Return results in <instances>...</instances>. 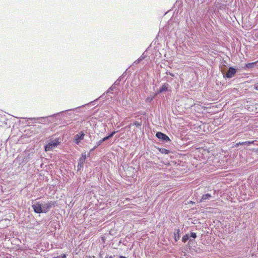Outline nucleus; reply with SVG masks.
Here are the masks:
<instances>
[{"mask_svg":"<svg viewBox=\"0 0 258 258\" xmlns=\"http://www.w3.org/2000/svg\"><path fill=\"white\" fill-rule=\"evenodd\" d=\"M85 134L83 132H80L79 134H77L74 137V142L76 144H79L80 141L83 140Z\"/></svg>","mask_w":258,"mask_h":258,"instance_id":"nucleus-6","label":"nucleus"},{"mask_svg":"<svg viewBox=\"0 0 258 258\" xmlns=\"http://www.w3.org/2000/svg\"><path fill=\"white\" fill-rule=\"evenodd\" d=\"M156 136L158 139H161L162 141L165 142H168L170 141L169 137L161 132H157Z\"/></svg>","mask_w":258,"mask_h":258,"instance_id":"nucleus-5","label":"nucleus"},{"mask_svg":"<svg viewBox=\"0 0 258 258\" xmlns=\"http://www.w3.org/2000/svg\"><path fill=\"white\" fill-rule=\"evenodd\" d=\"M236 72L237 71L235 69L232 67H230L228 72L225 74H224V77L227 78H231L235 75Z\"/></svg>","mask_w":258,"mask_h":258,"instance_id":"nucleus-3","label":"nucleus"},{"mask_svg":"<svg viewBox=\"0 0 258 258\" xmlns=\"http://www.w3.org/2000/svg\"><path fill=\"white\" fill-rule=\"evenodd\" d=\"M84 164L78 163V165L77 166L78 171H80L83 168Z\"/></svg>","mask_w":258,"mask_h":258,"instance_id":"nucleus-13","label":"nucleus"},{"mask_svg":"<svg viewBox=\"0 0 258 258\" xmlns=\"http://www.w3.org/2000/svg\"><path fill=\"white\" fill-rule=\"evenodd\" d=\"M54 202L52 201L48 202L47 203L42 204V208L43 210V213H46L50 210V209L54 207Z\"/></svg>","mask_w":258,"mask_h":258,"instance_id":"nucleus-2","label":"nucleus"},{"mask_svg":"<svg viewBox=\"0 0 258 258\" xmlns=\"http://www.w3.org/2000/svg\"><path fill=\"white\" fill-rule=\"evenodd\" d=\"M116 133V132L115 131H113L112 132H111L109 135V137L110 138H111Z\"/></svg>","mask_w":258,"mask_h":258,"instance_id":"nucleus-17","label":"nucleus"},{"mask_svg":"<svg viewBox=\"0 0 258 258\" xmlns=\"http://www.w3.org/2000/svg\"><path fill=\"white\" fill-rule=\"evenodd\" d=\"M104 139H105V141H106V140H108L109 139H110V138L108 136L104 137Z\"/></svg>","mask_w":258,"mask_h":258,"instance_id":"nucleus-21","label":"nucleus"},{"mask_svg":"<svg viewBox=\"0 0 258 258\" xmlns=\"http://www.w3.org/2000/svg\"><path fill=\"white\" fill-rule=\"evenodd\" d=\"M168 86L167 84H164L162 86L160 87L159 92L161 93L168 90Z\"/></svg>","mask_w":258,"mask_h":258,"instance_id":"nucleus-9","label":"nucleus"},{"mask_svg":"<svg viewBox=\"0 0 258 258\" xmlns=\"http://www.w3.org/2000/svg\"><path fill=\"white\" fill-rule=\"evenodd\" d=\"M96 148H94V147L90 150V152L93 151L94 150H95Z\"/></svg>","mask_w":258,"mask_h":258,"instance_id":"nucleus-23","label":"nucleus"},{"mask_svg":"<svg viewBox=\"0 0 258 258\" xmlns=\"http://www.w3.org/2000/svg\"><path fill=\"white\" fill-rule=\"evenodd\" d=\"M32 207L35 213L38 214L43 213L42 204H40L39 202H37L32 205Z\"/></svg>","mask_w":258,"mask_h":258,"instance_id":"nucleus-4","label":"nucleus"},{"mask_svg":"<svg viewBox=\"0 0 258 258\" xmlns=\"http://www.w3.org/2000/svg\"><path fill=\"white\" fill-rule=\"evenodd\" d=\"M212 197V196L210 194H206L205 195H203L202 199L200 200V202H204L206 200H209Z\"/></svg>","mask_w":258,"mask_h":258,"instance_id":"nucleus-8","label":"nucleus"},{"mask_svg":"<svg viewBox=\"0 0 258 258\" xmlns=\"http://www.w3.org/2000/svg\"><path fill=\"white\" fill-rule=\"evenodd\" d=\"M241 143H242V142L241 143L239 142V143H237V145H242Z\"/></svg>","mask_w":258,"mask_h":258,"instance_id":"nucleus-24","label":"nucleus"},{"mask_svg":"<svg viewBox=\"0 0 258 258\" xmlns=\"http://www.w3.org/2000/svg\"><path fill=\"white\" fill-rule=\"evenodd\" d=\"M61 142L59 138H56L54 140H50L48 144L45 146V151H50L56 148Z\"/></svg>","mask_w":258,"mask_h":258,"instance_id":"nucleus-1","label":"nucleus"},{"mask_svg":"<svg viewBox=\"0 0 258 258\" xmlns=\"http://www.w3.org/2000/svg\"><path fill=\"white\" fill-rule=\"evenodd\" d=\"M110 89L111 90H112V89H113V87H112H112H111L110 88V89Z\"/></svg>","mask_w":258,"mask_h":258,"instance_id":"nucleus-25","label":"nucleus"},{"mask_svg":"<svg viewBox=\"0 0 258 258\" xmlns=\"http://www.w3.org/2000/svg\"><path fill=\"white\" fill-rule=\"evenodd\" d=\"M120 258H125V257L124 256H120Z\"/></svg>","mask_w":258,"mask_h":258,"instance_id":"nucleus-26","label":"nucleus"},{"mask_svg":"<svg viewBox=\"0 0 258 258\" xmlns=\"http://www.w3.org/2000/svg\"><path fill=\"white\" fill-rule=\"evenodd\" d=\"M140 59H138V62L140 61Z\"/></svg>","mask_w":258,"mask_h":258,"instance_id":"nucleus-27","label":"nucleus"},{"mask_svg":"<svg viewBox=\"0 0 258 258\" xmlns=\"http://www.w3.org/2000/svg\"><path fill=\"white\" fill-rule=\"evenodd\" d=\"M101 141H102V142H103L105 141V140L104 138H103L102 139H101Z\"/></svg>","mask_w":258,"mask_h":258,"instance_id":"nucleus-22","label":"nucleus"},{"mask_svg":"<svg viewBox=\"0 0 258 258\" xmlns=\"http://www.w3.org/2000/svg\"><path fill=\"white\" fill-rule=\"evenodd\" d=\"M103 142L101 141V140H100V141H99L97 143V144L94 147V148H97L99 146H100Z\"/></svg>","mask_w":258,"mask_h":258,"instance_id":"nucleus-15","label":"nucleus"},{"mask_svg":"<svg viewBox=\"0 0 258 258\" xmlns=\"http://www.w3.org/2000/svg\"><path fill=\"white\" fill-rule=\"evenodd\" d=\"M153 98H154L153 97H148V98H147V99H146V101H147V102H151V101L153 100Z\"/></svg>","mask_w":258,"mask_h":258,"instance_id":"nucleus-16","label":"nucleus"},{"mask_svg":"<svg viewBox=\"0 0 258 258\" xmlns=\"http://www.w3.org/2000/svg\"><path fill=\"white\" fill-rule=\"evenodd\" d=\"M189 237H192L193 238H196L197 237V234L195 232H191Z\"/></svg>","mask_w":258,"mask_h":258,"instance_id":"nucleus-14","label":"nucleus"},{"mask_svg":"<svg viewBox=\"0 0 258 258\" xmlns=\"http://www.w3.org/2000/svg\"><path fill=\"white\" fill-rule=\"evenodd\" d=\"M189 237V235L188 234H185L182 237V241L185 242Z\"/></svg>","mask_w":258,"mask_h":258,"instance_id":"nucleus-12","label":"nucleus"},{"mask_svg":"<svg viewBox=\"0 0 258 258\" xmlns=\"http://www.w3.org/2000/svg\"><path fill=\"white\" fill-rule=\"evenodd\" d=\"M256 62L248 63L245 65V67L247 68H253L255 65Z\"/></svg>","mask_w":258,"mask_h":258,"instance_id":"nucleus-10","label":"nucleus"},{"mask_svg":"<svg viewBox=\"0 0 258 258\" xmlns=\"http://www.w3.org/2000/svg\"><path fill=\"white\" fill-rule=\"evenodd\" d=\"M169 75H170L172 77H174V74L172 73H170V72H169V74H168Z\"/></svg>","mask_w":258,"mask_h":258,"instance_id":"nucleus-20","label":"nucleus"},{"mask_svg":"<svg viewBox=\"0 0 258 258\" xmlns=\"http://www.w3.org/2000/svg\"><path fill=\"white\" fill-rule=\"evenodd\" d=\"M254 142V141H246V142H242L241 144L244 145H250L251 144H253Z\"/></svg>","mask_w":258,"mask_h":258,"instance_id":"nucleus-11","label":"nucleus"},{"mask_svg":"<svg viewBox=\"0 0 258 258\" xmlns=\"http://www.w3.org/2000/svg\"><path fill=\"white\" fill-rule=\"evenodd\" d=\"M87 158V155L86 153H82L81 154V157L79 158L78 163L84 164L85 162L86 159Z\"/></svg>","mask_w":258,"mask_h":258,"instance_id":"nucleus-7","label":"nucleus"},{"mask_svg":"<svg viewBox=\"0 0 258 258\" xmlns=\"http://www.w3.org/2000/svg\"><path fill=\"white\" fill-rule=\"evenodd\" d=\"M43 118V117H40V118H29L30 120H38L39 119Z\"/></svg>","mask_w":258,"mask_h":258,"instance_id":"nucleus-18","label":"nucleus"},{"mask_svg":"<svg viewBox=\"0 0 258 258\" xmlns=\"http://www.w3.org/2000/svg\"><path fill=\"white\" fill-rule=\"evenodd\" d=\"M254 88L258 91V83L254 85Z\"/></svg>","mask_w":258,"mask_h":258,"instance_id":"nucleus-19","label":"nucleus"}]
</instances>
